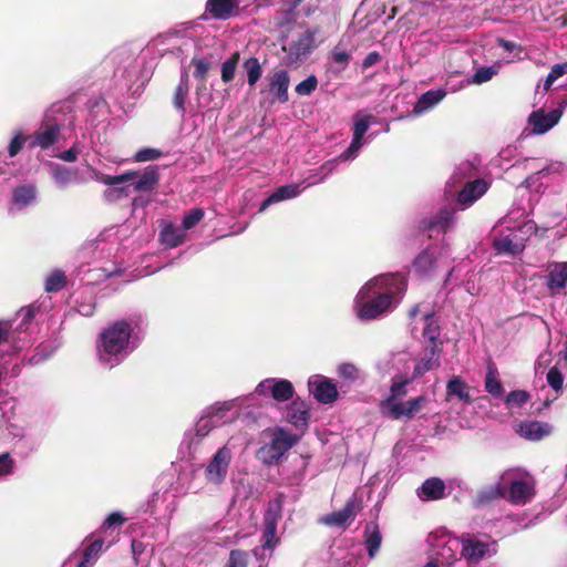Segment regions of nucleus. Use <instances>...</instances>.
Listing matches in <instances>:
<instances>
[{
  "label": "nucleus",
  "instance_id": "12",
  "mask_svg": "<svg viewBox=\"0 0 567 567\" xmlns=\"http://www.w3.org/2000/svg\"><path fill=\"white\" fill-rule=\"evenodd\" d=\"M447 257V247L436 245L430 246L414 258L412 268L419 277L430 278L436 272L442 261Z\"/></svg>",
  "mask_w": 567,
  "mask_h": 567
},
{
  "label": "nucleus",
  "instance_id": "6",
  "mask_svg": "<svg viewBox=\"0 0 567 567\" xmlns=\"http://www.w3.org/2000/svg\"><path fill=\"white\" fill-rule=\"evenodd\" d=\"M68 117L61 112L58 105L51 106L44 114L40 127L31 135L29 146L47 150L55 144L60 136L61 130L64 127Z\"/></svg>",
  "mask_w": 567,
  "mask_h": 567
},
{
  "label": "nucleus",
  "instance_id": "3",
  "mask_svg": "<svg viewBox=\"0 0 567 567\" xmlns=\"http://www.w3.org/2000/svg\"><path fill=\"white\" fill-rule=\"evenodd\" d=\"M536 494L535 477L525 470L509 468L505 471L489 491L480 494L481 501L503 497L511 504L524 506L533 501Z\"/></svg>",
  "mask_w": 567,
  "mask_h": 567
},
{
  "label": "nucleus",
  "instance_id": "34",
  "mask_svg": "<svg viewBox=\"0 0 567 567\" xmlns=\"http://www.w3.org/2000/svg\"><path fill=\"white\" fill-rule=\"evenodd\" d=\"M350 59V53L336 47L329 55L327 72L332 76H339L349 66Z\"/></svg>",
  "mask_w": 567,
  "mask_h": 567
},
{
  "label": "nucleus",
  "instance_id": "36",
  "mask_svg": "<svg viewBox=\"0 0 567 567\" xmlns=\"http://www.w3.org/2000/svg\"><path fill=\"white\" fill-rule=\"evenodd\" d=\"M382 543V535L379 525L370 522L364 528V545L370 559H373L380 549Z\"/></svg>",
  "mask_w": 567,
  "mask_h": 567
},
{
  "label": "nucleus",
  "instance_id": "58",
  "mask_svg": "<svg viewBox=\"0 0 567 567\" xmlns=\"http://www.w3.org/2000/svg\"><path fill=\"white\" fill-rule=\"evenodd\" d=\"M192 64L195 66L194 76L198 81L206 80V75L210 70L212 63L205 58H194Z\"/></svg>",
  "mask_w": 567,
  "mask_h": 567
},
{
  "label": "nucleus",
  "instance_id": "35",
  "mask_svg": "<svg viewBox=\"0 0 567 567\" xmlns=\"http://www.w3.org/2000/svg\"><path fill=\"white\" fill-rule=\"evenodd\" d=\"M498 73V66H482L476 70V72L471 76L463 81H461L457 85L451 86V92H457L470 84H482L493 79L494 75Z\"/></svg>",
  "mask_w": 567,
  "mask_h": 567
},
{
  "label": "nucleus",
  "instance_id": "31",
  "mask_svg": "<svg viewBox=\"0 0 567 567\" xmlns=\"http://www.w3.org/2000/svg\"><path fill=\"white\" fill-rule=\"evenodd\" d=\"M454 223L455 210L452 208H442L426 221L424 228L445 234L453 227Z\"/></svg>",
  "mask_w": 567,
  "mask_h": 567
},
{
  "label": "nucleus",
  "instance_id": "44",
  "mask_svg": "<svg viewBox=\"0 0 567 567\" xmlns=\"http://www.w3.org/2000/svg\"><path fill=\"white\" fill-rule=\"evenodd\" d=\"M103 548V540L96 539L91 543L83 553V558L79 563L78 567H93L99 559Z\"/></svg>",
  "mask_w": 567,
  "mask_h": 567
},
{
  "label": "nucleus",
  "instance_id": "11",
  "mask_svg": "<svg viewBox=\"0 0 567 567\" xmlns=\"http://www.w3.org/2000/svg\"><path fill=\"white\" fill-rule=\"evenodd\" d=\"M426 398L420 395L403 402L402 399L385 398L380 402V412L384 417L391 420H410L412 419L425 403Z\"/></svg>",
  "mask_w": 567,
  "mask_h": 567
},
{
  "label": "nucleus",
  "instance_id": "63",
  "mask_svg": "<svg viewBox=\"0 0 567 567\" xmlns=\"http://www.w3.org/2000/svg\"><path fill=\"white\" fill-rule=\"evenodd\" d=\"M225 567H247V554L241 550H231Z\"/></svg>",
  "mask_w": 567,
  "mask_h": 567
},
{
  "label": "nucleus",
  "instance_id": "28",
  "mask_svg": "<svg viewBox=\"0 0 567 567\" xmlns=\"http://www.w3.org/2000/svg\"><path fill=\"white\" fill-rule=\"evenodd\" d=\"M309 406L305 401L293 400L287 406L286 420L296 429H306L309 422Z\"/></svg>",
  "mask_w": 567,
  "mask_h": 567
},
{
  "label": "nucleus",
  "instance_id": "24",
  "mask_svg": "<svg viewBox=\"0 0 567 567\" xmlns=\"http://www.w3.org/2000/svg\"><path fill=\"white\" fill-rule=\"evenodd\" d=\"M489 184L484 179L467 182L460 190L457 203L463 207H470L481 198L488 189Z\"/></svg>",
  "mask_w": 567,
  "mask_h": 567
},
{
  "label": "nucleus",
  "instance_id": "50",
  "mask_svg": "<svg viewBox=\"0 0 567 567\" xmlns=\"http://www.w3.org/2000/svg\"><path fill=\"white\" fill-rule=\"evenodd\" d=\"M238 61L239 52H234L230 58L221 63V81L224 83H229L234 80Z\"/></svg>",
  "mask_w": 567,
  "mask_h": 567
},
{
  "label": "nucleus",
  "instance_id": "51",
  "mask_svg": "<svg viewBox=\"0 0 567 567\" xmlns=\"http://www.w3.org/2000/svg\"><path fill=\"white\" fill-rule=\"evenodd\" d=\"M49 167L52 178L59 186H65L70 183L72 173L68 167L55 163H49Z\"/></svg>",
  "mask_w": 567,
  "mask_h": 567
},
{
  "label": "nucleus",
  "instance_id": "52",
  "mask_svg": "<svg viewBox=\"0 0 567 567\" xmlns=\"http://www.w3.org/2000/svg\"><path fill=\"white\" fill-rule=\"evenodd\" d=\"M29 136H27L21 130H16L8 144V155L14 157L22 150Z\"/></svg>",
  "mask_w": 567,
  "mask_h": 567
},
{
  "label": "nucleus",
  "instance_id": "2",
  "mask_svg": "<svg viewBox=\"0 0 567 567\" xmlns=\"http://www.w3.org/2000/svg\"><path fill=\"white\" fill-rule=\"evenodd\" d=\"M141 318L116 320L100 332L96 340V358L101 365L112 369L121 364L140 344Z\"/></svg>",
  "mask_w": 567,
  "mask_h": 567
},
{
  "label": "nucleus",
  "instance_id": "42",
  "mask_svg": "<svg viewBox=\"0 0 567 567\" xmlns=\"http://www.w3.org/2000/svg\"><path fill=\"white\" fill-rule=\"evenodd\" d=\"M90 176L93 181L106 186H117L126 184L133 174L107 175L99 169L92 168Z\"/></svg>",
  "mask_w": 567,
  "mask_h": 567
},
{
  "label": "nucleus",
  "instance_id": "13",
  "mask_svg": "<svg viewBox=\"0 0 567 567\" xmlns=\"http://www.w3.org/2000/svg\"><path fill=\"white\" fill-rule=\"evenodd\" d=\"M316 32L312 30H302L292 37L288 45L282 49L287 52V64L296 65L303 62L315 50Z\"/></svg>",
  "mask_w": 567,
  "mask_h": 567
},
{
  "label": "nucleus",
  "instance_id": "39",
  "mask_svg": "<svg viewBox=\"0 0 567 567\" xmlns=\"http://www.w3.org/2000/svg\"><path fill=\"white\" fill-rule=\"evenodd\" d=\"M189 85H188V73L186 71L182 72L181 82L177 85L173 99V103L175 109L184 116L186 113L185 102L188 95Z\"/></svg>",
  "mask_w": 567,
  "mask_h": 567
},
{
  "label": "nucleus",
  "instance_id": "59",
  "mask_svg": "<svg viewBox=\"0 0 567 567\" xmlns=\"http://www.w3.org/2000/svg\"><path fill=\"white\" fill-rule=\"evenodd\" d=\"M76 311L84 316L91 317L95 310V301L92 296L84 297L82 300H76Z\"/></svg>",
  "mask_w": 567,
  "mask_h": 567
},
{
  "label": "nucleus",
  "instance_id": "29",
  "mask_svg": "<svg viewBox=\"0 0 567 567\" xmlns=\"http://www.w3.org/2000/svg\"><path fill=\"white\" fill-rule=\"evenodd\" d=\"M445 483L441 478L431 477L416 489V495L423 502L439 501L445 497Z\"/></svg>",
  "mask_w": 567,
  "mask_h": 567
},
{
  "label": "nucleus",
  "instance_id": "5",
  "mask_svg": "<svg viewBox=\"0 0 567 567\" xmlns=\"http://www.w3.org/2000/svg\"><path fill=\"white\" fill-rule=\"evenodd\" d=\"M536 224L533 220L514 221L512 217H504L494 230L493 247L499 255H520L526 241L535 234Z\"/></svg>",
  "mask_w": 567,
  "mask_h": 567
},
{
  "label": "nucleus",
  "instance_id": "57",
  "mask_svg": "<svg viewBox=\"0 0 567 567\" xmlns=\"http://www.w3.org/2000/svg\"><path fill=\"white\" fill-rule=\"evenodd\" d=\"M162 156V152L157 148L145 147L136 152L132 158L134 163H143L155 161Z\"/></svg>",
  "mask_w": 567,
  "mask_h": 567
},
{
  "label": "nucleus",
  "instance_id": "32",
  "mask_svg": "<svg viewBox=\"0 0 567 567\" xmlns=\"http://www.w3.org/2000/svg\"><path fill=\"white\" fill-rule=\"evenodd\" d=\"M526 166L530 168H535L536 172L529 176H527L524 182L523 186L530 188L535 184L536 181H538L540 177H545L549 175L550 173H558L563 171L564 165L560 162H553L548 165H540L536 163L535 159H525Z\"/></svg>",
  "mask_w": 567,
  "mask_h": 567
},
{
  "label": "nucleus",
  "instance_id": "47",
  "mask_svg": "<svg viewBox=\"0 0 567 567\" xmlns=\"http://www.w3.org/2000/svg\"><path fill=\"white\" fill-rule=\"evenodd\" d=\"M121 269L114 262H107L101 268L89 269V282L101 281L111 276L120 275Z\"/></svg>",
  "mask_w": 567,
  "mask_h": 567
},
{
  "label": "nucleus",
  "instance_id": "48",
  "mask_svg": "<svg viewBox=\"0 0 567 567\" xmlns=\"http://www.w3.org/2000/svg\"><path fill=\"white\" fill-rule=\"evenodd\" d=\"M476 173V165L471 161H464L456 166L453 175L451 176V181L454 184L462 183L463 181L475 176Z\"/></svg>",
  "mask_w": 567,
  "mask_h": 567
},
{
  "label": "nucleus",
  "instance_id": "45",
  "mask_svg": "<svg viewBox=\"0 0 567 567\" xmlns=\"http://www.w3.org/2000/svg\"><path fill=\"white\" fill-rule=\"evenodd\" d=\"M249 86H255L262 75V68L257 58H249L243 64Z\"/></svg>",
  "mask_w": 567,
  "mask_h": 567
},
{
  "label": "nucleus",
  "instance_id": "7",
  "mask_svg": "<svg viewBox=\"0 0 567 567\" xmlns=\"http://www.w3.org/2000/svg\"><path fill=\"white\" fill-rule=\"evenodd\" d=\"M427 542L431 546V551L441 561L442 567H452L458 559V555H462L461 539L445 528L432 532L429 535Z\"/></svg>",
  "mask_w": 567,
  "mask_h": 567
},
{
  "label": "nucleus",
  "instance_id": "38",
  "mask_svg": "<svg viewBox=\"0 0 567 567\" xmlns=\"http://www.w3.org/2000/svg\"><path fill=\"white\" fill-rule=\"evenodd\" d=\"M446 396H455L466 404L472 403L470 386L460 377H453L449 380L446 384Z\"/></svg>",
  "mask_w": 567,
  "mask_h": 567
},
{
  "label": "nucleus",
  "instance_id": "18",
  "mask_svg": "<svg viewBox=\"0 0 567 567\" xmlns=\"http://www.w3.org/2000/svg\"><path fill=\"white\" fill-rule=\"evenodd\" d=\"M308 388L313 398L322 404H330L337 400L336 384L323 375H311L308 380Z\"/></svg>",
  "mask_w": 567,
  "mask_h": 567
},
{
  "label": "nucleus",
  "instance_id": "16",
  "mask_svg": "<svg viewBox=\"0 0 567 567\" xmlns=\"http://www.w3.org/2000/svg\"><path fill=\"white\" fill-rule=\"evenodd\" d=\"M374 122V116H372L371 114H368L363 111H360L358 113L354 114L353 116V137H352V141L350 143V145L348 146V148L340 154L339 156V161H351V159H354L362 145L364 144V141H363V136L364 134L367 133V131L369 130L371 123Z\"/></svg>",
  "mask_w": 567,
  "mask_h": 567
},
{
  "label": "nucleus",
  "instance_id": "46",
  "mask_svg": "<svg viewBox=\"0 0 567 567\" xmlns=\"http://www.w3.org/2000/svg\"><path fill=\"white\" fill-rule=\"evenodd\" d=\"M66 277L63 270L55 269L51 271L44 280V290L47 292H58L64 288Z\"/></svg>",
  "mask_w": 567,
  "mask_h": 567
},
{
  "label": "nucleus",
  "instance_id": "17",
  "mask_svg": "<svg viewBox=\"0 0 567 567\" xmlns=\"http://www.w3.org/2000/svg\"><path fill=\"white\" fill-rule=\"evenodd\" d=\"M123 174H133L128 182L130 189L137 193H150L155 189L159 182L158 166L150 165L144 171H126Z\"/></svg>",
  "mask_w": 567,
  "mask_h": 567
},
{
  "label": "nucleus",
  "instance_id": "49",
  "mask_svg": "<svg viewBox=\"0 0 567 567\" xmlns=\"http://www.w3.org/2000/svg\"><path fill=\"white\" fill-rule=\"evenodd\" d=\"M276 381H277V378H267V379L260 381L256 385L254 393H251L248 396H241L243 400L240 402V406L243 405V402L245 400H247L248 398H250L252 395L272 399V393H274V389H275L274 384L276 383Z\"/></svg>",
  "mask_w": 567,
  "mask_h": 567
},
{
  "label": "nucleus",
  "instance_id": "23",
  "mask_svg": "<svg viewBox=\"0 0 567 567\" xmlns=\"http://www.w3.org/2000/svg\"><path fill=\"white\" fill-rule=\"evenodd\" d=\"M546 287L551 295H557L567 287V261L548 265Z\"/></svg>",
  "mask_w": 567,
  "mask_h": 567
},
{
  "label": "nucleus",
  "instance_id": "30",
  "mask_svg": "<svg viewBox=\"0 0 567 567\" xmlns=\"http://www.w3.org/2000/svg\"><path fill=\"white\" fill-rule=\"evenodd\" d=\"M446 94L447 92L445 89L429 90L427 92L423 93L415 102L413 114L415 116H420L431 111L443 101Z\"/></svg>",
  "mask_w": 567,
  "mask_h": 567
},
{
  "label": "nucleus",
  "instance_id": "4",
  "mask_svg": "<svg viewBox=\"0 0 567 567\" xmlns=\"http://www.w3.org/2000/svg\"><path fill=\"white\" fill-rule=\"evenodd\" d=\"M241 400L243 398H235L208 406L195 426L185 434L184 442L188 445V449L195 451L214 429L235 421L238 414L230 412L235 408H240Z\"/></svg>",
  "mask_w": 567,
  "mask_h": 567
},
{
  "label": "nucleus",
  "instance_id": "54",
  "mask_svg": "<svg viewBox=\"0 0 567 567\" xmlns=\"http://www.w3.org/2000/svg\"><path fill=\"white\" fill-rule=\"evenodd\" d=\"M204 217L202 208H194L187 212L182 220V228L186 231L195 227Z\"/></svg>",
  "mask_w": 567,
  "mask_h": 567
},
{
  "label": "nucleus",
  "instance_id": "22",
  "mask_svg": "<svg viewBox=\"0 0 567 567\" xmlns=\"http://www.w3.org/2000/svg\"><path fill=\"white\" fill-rule=\"evenodd\" d=\"M360 509L359 502L352 497L346 505L337 512L326 515L321 518V522L328 526L343 527L355 517L357 512Z\"/></svg>",
  "mask_w": 567,
  "mask_h": 567
},
{
  "label": "nucleus",
  "instance_id": "8",
  "mask_svg": "<svg viewBox=\"0 0 567 567\" xmlns=\"http://www.w3.org/2000/svg\"><path fill=\"white\" fill-rule=\"evenodd\" d=\"M233 450L229 444L220 446L203 465V475L207 485L220 487L225 484L230 464L233 461Z\"/></svg>",
  "mask_w": 567,
  "mask_h": 567
},
{
  "label": "nucleus",
  "instance_id": "55",
  "mask_svg": "<svg viewBox=\"0 0 567 567\" xmlns=\"http://www.w3.org/2000/svg\"><path fill=\"white\" fill-rule=\"evenodd\" d=\"M130 194V185L123 184L117 186H110V188L105 189L103 193V197L107 202H115L125 197Z\"/></svg>",
  "mask_w": 567,
  "mask_h": 567
},
{
  "label": "nucleus",
  "instance_id": "62",
  "mask_svg": "<svg viewBox=\"0 0 567 567\" xmlns=\"http://www.w3.org/2000/svg\"><path fill=\"white\" fill-rule=\"evenodd\" d=\"M528 399H529V395L525 391H520V390L512 391L506 396V404L508 406H520V405L525 404L528 401Z\"/></svg>",
  "mask_w": 567,
  "mask_h": 567
},
{
  "label": "nucleus",
  "instance_id": "64",
  "mask_svg": "<svg viewBox=\"0 0 567 567\" xmlns=\"http://www.w3.org/2000/svg\"><path fill=\"white\" fill-rule=\"evenodd\" d=\"M338 372L341 378L349 380V381H354V380L359 379V375H360L358 368L351 363L341 364L338 369Z\"/></svg>",
  "mask_w": 567,
  "mask_h": 567
},
{
  "label": "nucleus",
  "instance_id": "19",
  "mask_svg": "<svg viewBox=\"0 0 567 567\" xmlns=\"http://www.w3.org/2000/svg\"><path fill=\"white\" fill-rule=\"evenodd\" d=\"M563 111L555 109L545 112L543 109L533 111L528 116V125L532 127V133L542 135L551 130L560 120Z\"/></svg>",
  "mask_w": 567,
  "mask_h": 567
},
{
  "label": "nucleus",
  "instance_id": "33",
  "mask_svg": "<svg viewBox=\"0 0 567 567\" xmlns=\"http://www.w3.org/2000/svg\"><path fill=\"white\" fill-rule=\"evenodd\" d=\"M186 234L182 226H175L172 223L163 221L161 225L159 239L168 248H175L185 240Z\"/></svg>",
  "mask_w": 567,
  "mask_h": 567
},
{
  "label": "nucleus",
  "instance_id": "61",
  "mask_svg": "<svg viewBox=\"0 0 567 567\" xmlns=\"http://www.w3.org/2000/svg\"><path fill=\"white\" fill-rule=\"evenodd\" d=\"M547 382L557 392L563 389L564 377L556 367L550 368L547 372Z\"/></svg>",
  "mask_w": 567,
  "mask_h": 567
},
{
  "label": "nucleus",
  "instance_id": "9",
  "mask_svg": "<svg viewBox=\"0 0 567 567\" xmlns=\"http://www.w3.org/2000/svg\"><path fill=\"white\" fill-rule=\"evenodd\" d=\"M409 318L412 331L421 327L422 338L431 342V346L439 344L441 327L434 311L424 303H417L410 308Z\"/></svg>",
  "mask_w": 567,
  "mask_h": 567
},
{
  "label": "nucleus",
  "instance_id": "14",
  "mask_svg": "<svg viewBox=\"0 0 567 567\" xmlns=\"http://www.w3.org/2000/svg\"><path fill=\"white\" fill-rule=\"evenodd\" d=\"M334 168V163L329 162L324 164L321 169L327 171L326 175L319 179H312L308 182L307 184L300 183V184H289V185H282L278 187L274 193H271L260 205L259 212H265L270 205L277 204L287 199L295 198L299 196L307 187L311 185H316L320 182H323L326 176L329 175Z\"/></svg>",
  "mask_w": 567,
  "mask_h": 567
},
{
  "label": "nucleus",
  "instance_id": "25",
  "mask_svg": "<svg viewBox=\"0 0 567 567\" xmlns=\"http://www.w3.org/2000/svg\"><path fill=\"white\" fill-rule=\"evenodd\" d=\"M516 432L525 440L537 442L553 433V425L547 422L526 421L518 424Z\"/></svg>",
  "mask_w": 567,
  "mask_h": 567
},
{
  "label": "nucleus",
  "instance_id": "26",
  "mask_svg": "<svg viewBox=\"0 0 567 567\" xmlns=\"http://www.w3.org/2000/svg\"><path fill=\"white\" fill-rule=\"evenodd\" d=\"M462 556L468 559H481L496 553V543H484L475 538L461 539Z\"/></svg>",
  "mask_w": 567,
  "mask_h": 567
},
{
  "label": "nucleus",
  "instance_id": "60",
  "mask_svg": "<svg viewBox=\"0 0 567 567\" xmlns=\"http://www.w3.org/2000/svg\"><path fill=\"white\" fill-rule=\"evenodd\" d=\"M16 467V461L10 453L0 454V478L12 475Z\"/></svg>",
  "mask_w": 567,
  "mask_h": 567
},
{
  "label": "nucleus",
  "instance_id": "53",
  "mask_svg": "<svg viewBox=\"0 0 567 567\" xmlns=\"http://www.w3.org/2000/svg\"><path fill=\"white\" fill-rule=\"evenodd\" d=\"M409 383L410 380L401 375L393 378L388 398H394L396 400L403 399L408 393L406 385Z\"/></svg>",
  "mask_w": 567,
  "mask_h": 567
},
{
  "label": "nucleus",
  "instance_id": "40",
  "mask_svg": "<svg viewBox=\"0 0 567 567\" xmlns=\"http://www.w3.org/2000/svg\"><path fill=\"white\" fill-rule=\"evenodd\" d=\"M485 390L495 398H501L504 393L503 385L498 380L497 369L493 363L487 365Z\"/></svg>",
  "mask_w": 567,
  "mask_h": 567
},
{
  "label": "nucleus",
  "instance_id": "27",
  "mask_svg": "<svg viewBox=\"0 0 567 567\" xmlns=\"http://www.w3.org/2000/svg\"><path fill=\"white\" fill-rule=\"evenodd\" d=\"M290 85V75L287 70H277L269 79V91L276 101L286 103L289 100L288 89Z\"/></svg>",
  "mask_w": 567,
  "mask_h": 567
},
{
  "label": "nucleus",
  "instance_id": "43",
  "mask_svg": "<svg viewBox=\"0 0 567 567\" xmlns=\"http://www.w3.org/2000/svg\"><path fill=\"white\" fill-rule=\"evenodd\" d=\"M274 386L272 399L277 402H287L295 395L293 385L289 380L277 378Z\"/></svg>",
  "mask_w": 567,
  "mask_h": 567
},
{
  "label": "nucleus",
  "instance_id": "21",
  "mask_svg": "<svg viewBox=\"0 0 567 567\" xmlns=\"http://www.w3.org/2000/svg\"><path fill=\"white\" fill-rule=\"evenodd\" d=\"M330 567H365L360 549L352 547L351 549L332 546Z\"/></svg>",
  "mask_w": 567,
  "mask_h": 567
},
{
  "label": "nucleus",
  "instance_id": "20",
  "mask_svg": "<svg viewBox=\"0 0 567 567\" xmlns=\"http://www.w3.org/2000/svg\"><path fill=\"white\" fill-rule=\"evenodd\" d=\"M243 0H207L205 13L215 20H228L240 12Z\"/></svg>",
  "mask_w": 567,
  "mask_h": 567
},
{
  "label": "nucleus",
  "instance_id": "1",
  "mask_svg": "<svg viewBox=\"0 0 567 567\" xmlns=\"http://www.w3.org/2000/svg\"><path fill=\"white\" fill-rule=\"evenodd\" d=\"M408 289L406 276L389 272L368 280L353 299V311L361 321H373L392 313Z\"/></svg>",
  "mask_w": 567,
  "mask_h": 567
},
{
  "label": "nucleus",
  "instance_id": "15",
  "mask_svg": "<svg viewBox=\"0 0 567 567\" xmlns=\"http://www.w3.org/2000/svg\"><path fill=\"white\" fill-rule=\"evenodd\" d=\"M282 517V499L277 497L268 503L264 516L262 549L272 550L278 544L277 525Z\"/></svg>",
  "mask_w": 567,
  "mask_h": 567
},
{
  "label": "nucleus",
  "instance_id": "56",
  "mask_svg": "<svg viewBox=\"0 0 567 567\" xmlns=\"http://www.w3.org/2000/svg\"><path fill=\"white\" fill-rule=\"evenodd\" d=\"M318 86V79L316 75L311 74L300 83L296 85V93L300 96L310 95Z\"/></svg>",
  "mask_w": 567,
  "mask_h": 567
},
{
  "label": "nucleus",
  "instance_id": "10",
  "mask_svg": "<svg viewBox=\"0 0 567 567\" xmlns=\"http://www.w3.org/2000/svg\"><path fill=\"white\" fill-rule=\"evenodd\" d=\"M298 441V437L284 429H276L269 443L257 451V457L266 465L277 464Z\"/></svg>",
  "mask_w": 567,
  "mask_h": 567
},
{
  "label": "nucleus",
  "instance_id": "37",
  "mask_svg": "<svg viewBox=\"0 0 567 567\" xmlns=\"http://www.w3.org/2000/svg\"><path fill=\"white\" fill-rule=\"evenodd\" d=\"M441 348L440 344L431 346L425 357L421 359L414 367L413 378H420L425 372L439 365Z\"/></svg>",
  "mask_w": 567,
  "mask_h": 567
},
{
  "label": "nucleus",
  "instance_id": "41",
  "mask_svg": "<svg viewBox=\"0 0 567 567\" xmlns=\"http://www.w3.org/2000/svg\"><path fill=\"white\" fill-rule=\"evenodd\" d=\"M37 190L31 184L21 185L13 190V203L19 207H25L35 200Z\"/></svg>",
  "mask_w": 567,
  "mask_h": 567
}]
</instances>
